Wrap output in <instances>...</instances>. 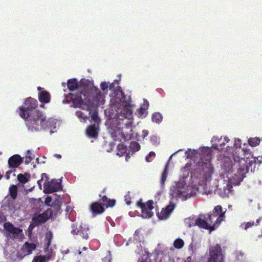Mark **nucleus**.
<instances>
[{
    "mask_svg": "<svg viewBox=\"0 0 262 262\" xmlns=\"http://www.w3.org/2000/svg\"><path fill=\"white\" fill-rule=\"evenodd\" d=\"M252 165H221L219 171L222 179H228V184L224 187L222 196L228 197L233 191L232 185H239L248 172L249 166Z\"/></svg>",
    "mask_w": 262,
    "mask_h": 262,
    "instance_id": "1",
    "label": "nucleus"
},
{
    "mask_svg": "<svg viewBox=\"0 0 262 262\" xmlns=\"http://www.w3.org/2000/svg\"><path fill=\"white\" fill-rule=\"evenodd\" d=\"M185 157L194 164H212V162L230 164L231 158L221 154H216L211 147L201 146L198 149L187 148Z\"/></svg>",
    "mask_w": 262,
    "mask_h": 262,
    "instance_id": "2",
    "label": "nucleus"
},
{
    "mask_svg": "<svg viewBox=\"0 0 262 262\" xmlns=\"http://www.w3.org/2000/svg\"><path fill=\"white\" fill-rule=\"evenodd\" d=\"M214 172L212 165H196V167L191 172L190 179L195 185H205L211 181Z\"/></svg>",
    "mask_w": 262,
    "mask_h": 262,
    "instance_id": "3",
    "label": "nucleus"
},
{
    "mask_svg": "<svg viewBox=\"0 0 262 262\" xmlns=\"http://www.w3.org/2000/svg\"><path fill=\"white\" fill-rule=\"evenodd\" d=\"M28 129L30 132H37L44 129L47 126V121L45 115L38 110L28 114L25 118Z\"/></svg>",
    "mask_w": 262,
    "mask_h": 262,
    "instance_id": "4",
    "label": "nucleus"
},
{
    "mask_svg": "<svg viewBox=\"0 0 262 262\" xmlns=\"http://www.w3.org/2000/svg\"><path fill=\"white\" fill-rule=\"evenodd\" d=\"M201 217H198L194 223L189 224L190 227L192 226H198L200 228L209 230L210 231L214 230L217 227L214 226V222L216 219V216L211 213L201 215Z\"/></svg>",
    "mask_w": 262,
    "mask_h": 262,
    "instance_id": "5",
    "label": "nucleus"
},
{
    "mask_svg": "<svg viewBox=\"0 0 262 262\" xmlns=\"http://www.w3.org/2000/svg\"><path fill=\"white\" fill-rule=\"evenodd\" d=\"M24 105L25 106H21L18 108L19 115L21 118H25L28 114L38 110L37 109L38 101L34 98H28L25 101Z\"/></svg>",
    "mask_w": 262,
    "mask_h": 262,
    "instance_id": "6",
    "label": "nucleus"
},
{
    "mask_svg": "<svg viewBox=\"0 0 262 262\" xmlns=\"http://www.w3.org/2000/svg\"><path fill=\"white\" fill-rule=\"evenodd\" d=\"M154 202L152 200H148L146 203H143L142 199L139 200L137 205L141 209V216L143 219H149L154 215L152 209H154Z\"/></svg>",
    "mask_w": 262,
    "mask_h": 262,
    "instance_id": "7",
    "label": "nucleus"
},
{
    "mask_svg": "<svg viewBox=\"0 0 262 262\" xmlns=\"http://www.w3.org/2000/svg\"><path fill=\"white\" fill-rule=\"evenodd\" d=\"M71 233L73 235H79L83 238L88 239L90 233V228L88 225L85 224L78 225L77 223H73L71 225Z\"/></svg>",
    "mask_w": 262,
    "mask_h": 262,
    "instance_id": "8",
    "label": "nucleus"
},
{
    "mask_svg": "<svg viewBox=\"0 0 262 262\" xmlns=\"http://www.w3.org/2000/svg\"><path fill=\"white\" fill-rule=\"evenodd\" d=\"M209 257L208 262H223V255L220 245L216 244L209 248Z\"/></svg>",
    "mask_w": 262,
    "mask_h": 262,
    "instance_id": "9",
    "label": "nucleus"
},
{
    "mask_svg": "<svg viewBox=\"0 0 262 262\" xmlns=\"http://www.w3.org/2000/svg\"><path fill=\"white\" fill-rule=\"evenodd\" d=\"M43 191L46 193H51L58 191L61 189V181L60 180L53 179L50 181H48L43 184Z\"/></svg>",
    "mask_w": 262,
    "mask_h": 262,
    "instance_id": "10",
    "label": "nucleus"
},
{
    "mask_svg": "<svg viewBox=\"0 0 262 262\" xmlns=\"http://www.w3.org/2000/svg\"><path fill=\"white\" fill-rule=\"evenodd\" d=\"M4 228L8 232L7 235L8 237H10L11 235H12V237L13 238H20L23 235L22 229L15 227L10 222L5 223Z\"/></svg>",
    "mask_w": 262,
    "mask_h": 262,
    "instance_id": "11",
    "label": "nucleus"
},
{
    "mask_svg": "<svg viewBox=\"0 0 262 262\" xmlns=\"http://www.w3.org/2000/svg\"><path fill=\"white\" fill-rule=\"evenodd\" d=\"M175 207V204L170 201L169 205L165 208H163L160 212L157 213L158 217L161 220L167 219L170 216Z\"/></svg>",
    "mask_w": 262,
    "mask_h": 262,
    "instance_id": "12",
    "label": "nucleus"
},
{
    "mask_svg": "<svg viewBox=\"0 0 262 262\" xmlns=\"http://www.w3.org/2000/svg\"><path fill=\"white\" fill-rule=\"evenodd\" d=\"M210 213L216 216V217H217L214 222V226H216V227H218L221 223L224 220L225 211H223L222 207L221 205L215 206Z\"/></svg>",
    "mask_w": 262,
    "mask_h": 262,
    "instance_id": "13",
    "label": "nucleus"
},
{
    "mask_svg": "<svg viewBox=\"0 0 262 262\" xmlns=\"http://www.w3.org/2000/svg\"><path fill=\"white\" fill-rule=\"evenodd\" d=\"M105 189L104 188L101 191V193L99 194V196L100 199L98 201L100 202V204L102 205L104 208L108 207H113L116 203V201L114 199H110L106 195L102 194L105 192Z\"/></svg>",
    "mask_w": 262,
    "mask_h": 262,
    "instance_id": "14",
    "label": "nucleus"
},
{
    "mask_svg": "<svg viewBox=\"0 0 262 262\" xmlns=\"http://www.w3.org/2000/svg\"><path fill=\"white\" fill-rule=\"evenodd\" d=\"M50 206L51 208L47 209L46 211L47 214H48L50 217H52L53 216L57 215L60 212L61 210V202L59 200H55Z\"/></svg>",
    "mask_w": 262,
    "mask_h": 262,
    "instance_id": "15",
    "label": "nucleus"
},
{
    "mask_svg": "<svg viewBox=\"0 0 262 262\" xmlns=\"http://www.w3.org/2000/svg\"><path fill=\"white\" fill-rule=\"evenodd\" d=\"M82 93V92L81 91L79 94L71 93L68 95V98L70 99V101H72L73 106L74 107H80L83 103V100L81 97Z\"/></svg>",
    "mask_w": 262,
    "mask_h": 262,
    "instance_id": "16",
    "label": "nucleus"
},
{
    "mask_svg": "<svg viewBox=\"0 0 262 262\" xmlns=\"http://www.w3.org/2000/svg\"><path fill=\"white\" fill-rule=\"evenodd\" d=\"M90 210L92 213L93 216H95L103 213L105 211V208L97 201L92 203L90 205Z\"/></svg>",
    "mask_w": 262,
    "mask_h": 262,
    "instance_id": "17",
    "label": "nucleus"
},
{
    "mask_svg": "<svg viewBox=\"0 0 262 262\" xmlns=\"http://www.w3.org/2000/svg\"><path fill=\"white\" fill-rule=\"evenodd\" d=\"M50 217L45 211L43 213L38 214L33 216L32 219V223L35 226L39 224L45 223Z\"/></svg>",
    "mask_w": 262,
    "mask_h": 262,
    "instance_id": "18",
    "label": "nucleus"
},
{
    "mask_svg": "<svg viewBox=\"0 0 262 262\" xmlns=\"http://www.w3.org/2000/svg\"><path fill=\"white\" fill-rule=\"evenodd\" d=\"M211 142L212 143L211 147L213 149L217 150L219 152H220L221 149L223 148V146L226 144V142H225L221 137L219 138L217 137H213L211 140Z\"/></svg>",
    "mask_w": 262,
    "mask_h": 262,
    "instance_id": "19",
    "label": "nucleus"
},
{
    "mask_svg": "<svg viewBox=\"0 0 262 262\" xmlns=\"http://www.w3.org/2000/svg\"><path fill=\"white\" fill-rule=\"evenodd\" d=\"M36 245L34 243H30L26 242L21 248V250L25 256L30 255L32 251L36 248Z\"/></svg>",
    "mask_w": 262,
    "mask_h": 262,
    "instance_id": "20",
    "label": "nucleus"
},
{
    "mask_svg": "<svg viewBox=\"0 0 262 262\" xmlns=\"http://www.w3.org/2000/svg\"><path fill=\"white\" fill-rule=\"evenodd\" d=\"M183 149H179L169 157L167 164H177L181 162L182 160L184 158L183 155H179V152L182 151Z\"/></svg>",
    "mask_w": 262,
    "mask_h": 262,
    "instance_id": "21",
    "label": "nucleus"
},
{
    "mask_svg": "<svg viewBox=\"0 0 262 262\" xmlns=\"http://www.w3.org/2000/svg\"><path fill=\"white\" fill-rule=\"evenodd\" d=\"M129 150L126 155V161H128V159L130 158V155H132L135 152L138 151L140 149V144L136 141H132L130 143L128 146Z\"/></svg>",
    "mask_w": 262,
    "mask_h": 262,
    "instance_id": "22",
    "label": "nucleus"
},
{
    "mask_svg": "<svg viewBox=\"0 0 262 262\" xmlns=\"http://www.w3.org/2000/svg\"><path fill=\"white\" fill-rule=\"evenodd\" d=\"M38 100L41 103H48L51 100L50 94L45 90H42L38 93Z\"/></svg>",
    "mask_w": 262,
    "mask_h": 262,
    "instance_id": "23",
    "label": "nucleus"
},
{
    "mask_svg": "<svg viewBox=\"0 0 262 262\" xmlns=\"http://www.w3.org/2000/svg\"><path fill=\"white\" fill-rule=\"evenodd\" d=\"M98 127L95 125H90L86 129V135L89 137L96 138L98 136Z\"/></svg>",
    "mask_w": 262,
    "mask_h": 262,
    "instance_id": "24",
    "label": "nucleus"
},
{
    "mask_svg": "<svg viewBox=\"0 0 262 262\" xmlns=\"http://www.w3.org/2000/svg\"><path fill=\"white\" fill-rule=\"evenodd\" d=\"M79 84L76 78H72L68 80L67 86L70 91H74L79 89Z\"/></svg>",
    "mask_w": 262,
    "mask_h": 262,
    "instance_id": "25",
    "label": "nucleus"
},
{
    "mask_svg": "<svg viewBox=\"0 0 262 262\" xmlns=\"http://www.w3.org/2000/svg\"><path fill=\"white\" fill-rule=\"evenodd\" d=\"M170 169V165H165V168L162 171L160 179V184L162 187L164 186L165 184V182L167 179V175Z\"/></svg>",
    "mask_w": 262,
    "mask_h": 262,
    "instance_id": "26",
    "label": "nucleus"
},
{
    "mask_svg": "<svg viewBox=\"0 0 262 262\" xmlns=\"http://www.w3.org/2000/svg\"><path fill=\"white\" fill-rule=\"evenodd\" d=\"M123 117L126 119H130L132 117V111L129 108H124L119 115L118 118Z\"/></svg>",
    "mask_w": 262,
    "mask_h": 262,
    "instance_id": "27",
    "label": "nucleus"
},
{
    "mask_svg": "<svg viewBox=\"0 0 262 262\" xmlns=\"http://www.w3.org/2000/svg\"><path fill=\"white\" fill-rule=\"evenodd\" d=\"M24 158L19 155H14L8 160V164H21Z\"/></svg>",
    "mask_w": 262,
    "mask_h": 262,
    "instance_id": "28",
    "label": "nucleus"
},
{
    "mask_svg": "<svg viewBox=\"0 0 262 262\" xmlns=\"http://www.w3.org/2000/svg\"><path fill=\"white\" fill-rule=\"evenodd\" d=\"M119 126H121L120 123L118 124ZM123 127H121V128H122ZM113 137L115 138V140H121L122 139L125 138V136L124 134L122 133L121 127L119 126L116 131H114L112 134Z\"/></svg>",
    "mask_w": 262,
    "mask_h": 262,
    "instance_id": "29",
    "label": "nucleus"
},
{
    "mask_svg": "<svg viewBox=\"0 0 262 262\" xmlns=\"http://www.w3.org/2000/svg\"><path fill=\"white\" fill-rule=\"evenodd\" d=\"M127 147L123 144H119L117 145V155L122 157L124 155H126Z\"/></svg>",
    "mask_w": 262,
    "mask_h": 262,
    "instance_id": "30",
    "label": "nucleus"
},
{
    "mask_svg": "<svg viewBox=\"0 0 262 262\" xmlns=\"http://www.w3.org/2000/svg\"><path fill=\"white\" fill-rule=\"evenodd\" d=\"M91 122H93L94 124L97 125V126H99V124L100 122V119L98 117V113L97 110H94L91 117Z\"/></svg>",
    "mask_w": 262,
    "mask_h": 262,
    "instance_id": "31",
    "label": "nucleus"
},
{
    "mask_svg": "<svg viewBox=\"0 0 262 262\" xmlns=\"http://www.w3.org/2000/svg\"><path fill=\"white\" fill-rule=\"evenodd\" d=\"M23 158L25 159V162L26 164H29L32 162L33 159L35 158V155L31 150H28L26 152L25 157Z\"/></svg>",
    "mask_w": 262,
    "mask_h": 262,
    "instance_id": "32",
    "label": "nucleus"
},
{
    "mask_svg": "<svg viewBox=\"0 0 262 262\" xmlns=\"http://www.w3.org/2000/svg\"><path fill=\"white\" fill-rule=\"evenodd\" d=\"M79 85V89H81L82 88L83 89L84 91H86L89 89V87L91 85V82L89 80L82 79L80 80Z\"/></svg>",
    "mask_w": 262,
    "mask_h": 262,
    "instance_id": "33",
    "label": "nucleus"
},
{
    "mask_svg": "<svg viewBox=\"0 0 262 262\" xmlns=\"http://www.w3.org/2000/svg\"><path fill=\"white\" fill-rule=\"evenodd\" d=\"M17 187L15 185H12L9 188V193L13 200H15L17 198Z\"/></svg>",
    "mask_w": 262,
    "mask_h": 262,
    "instance_id": "34",
    "label": "nucleus"
},
{
    "mask_svg": "<svg viewBox=\"0 0 262 262\" xmlns=\"http://www.w3.org/2000/svg\"><path fill=\"white\" fill-rule=\"evenodd\" d=\"M151 119L153 122L159 123L163 119L162 115L160 113H155L152 115Z\"/></svg>",
    "mask_w": 262,
    "mask_h": 262,
    "instance_id": "35",
    "label": "nucleus"
},
{
    "mask_svg": "<svg viewBox=\"0 0 262 262\" xmlns=\"http://www.w3.org/2000/svg\"><path fill=\"white\" fill-rule=\"evenodd\" d=\"M260 139L259 138H250L248 139L249 144L252 147H255L258 145L260 143Z\"/></svg>",
    "mask_w": 262,
    "mask_h": 262,
    "instance_id": "36",
    "label": "nucleus"
},
{
    "mask_svg": "<svg viewBox=\"0 0 262 262\" xmlns=\"http://www.w3.org/2000/svg\"><path fill=\"white\" fill-rule=\"evenodd\" d=\"M53 238V234L51 231H48L45 234V240L47 242L46 245L47 247H49L51 243V241Z\"/></svg>",
    "mask_w": 262,
    "mask_h": 262,
    "instance_id": "37",
    "label": "nucleus"
},
{
    "mask_svg": "<svg viewBox=\"0 0 262 262\" xmlns=\"http://www.w3.org/2000/svg\"><path fill=\"white\" fill-rule=\"evenodd\" d=\"M184 241L181 238H177L173 242V246L177 249H181L184 246Z\"/></svg>",
    "mask_w": 262,
    "mask_h": 262,
    "instance_id": "38",
    "label": "nucleus"
},
{
    "mask_svg": "<svg viewBox=\"0 0 262 262\" xmlns=\"http://www.w3.org/2000/svg\"><path fill=\"white\" fill-rule=\"evenodd\" d=\"M46 256H36L34 257L32 262H46Z\"/></svg>",
    "mask_w": 262,
    "mask_h": 262,
    "instance_id": "39",
    "label": "nucleus"
},
{
    "mask_svg": "<svg viewBox=\"0 0 262 262\" xmlns=\"http://www.w3.org/2000/svg\"><path fill=\"white\" fill-rule=\"evenodd\" d=\"M150 142L152 145H157L160 143V138L155 135H152L150 137Z\"/></svg>",
    "mask_w": 262,
    "mask_h": 262,
    "instance_id": "40",
    "label": "nucleus"
},
{
    "mask_svg": "<svg viewBox=\"0 0 262 262\" xmlns=\"http://www.w3.org/2000/svg\"><path fill=\"white\" fill-rule=\"evenodd\" d=\"M76 116L81 120H83V122H85L88 119V117L85 116L83 112L78 111L76 112Z\"/></svg>",
    "mask_w": 262,
    "mask_h": 262,
    "instance_id": "41",
    "label": "nucleus"
},
{
    "mask_svg": "<svg viewBox=\"0 0 262 262\" xmlns=\"http://www.w3.org/2000/svg\"><path fill=\"white\" fill-rule=\"evenodd\" d=\"M156 157V154L154 151H150L146 157V161L147 162H151L153 161Z\"/></svg>",
    "mask_w": 262,
    "mask_h": 262,
    "instance_id": "42",
    "label": "nucleus"
},
{
    "mask_svg": "<svg viewBox=\"0 0 262 262\" xmlns=\"http://www.w3.org/2000/svg\"><path fill=\"white\" fill-rule=\"evenodd\" d=\"M17 179L20 182L23 183H25L27 182L26 177L21 173H19L17 175Z\"/></svg>",
    "mask_w": 262,
    "mask_h": 262,
    "instance_id": "43",
    "label": "nucleus"
},
{
    "mask_svg": "<svg viewBox=\"0 0 262 262\" xmlns=\"http://www.w3.org/2000/svg\"><path fill=\"white\" fill-rule=\"evenodd\" d=\"M125 201L126 204L127 205H129L131 204V197L129 192H128V193L125 195Z\"/></svg>",
    "mask_w": 262,
    "mask_h": 262,
    "instance_id": "44",
    "label": "nucleus"
},
{
    "mask_svg": "<svg viewBox=\"0 0 262 262\" xmlns=\"http://www.w3.org/2000/svg\"><path fill=\"white\" fill-rule=\"evenodd\" d=\"M146 108H144V107H140L138 110V115L140 116H142L143 115H144L145 113H146Z\"/></svg>",
    "mask_w": 262,
    "mask_h": 262,
    "instance_id": "45",
    "label": "nucleus"
},
{
    "mask_svg": "<svg viewBox=\"0 0 262 262\" xmlns=\"http://www.w3.org/2000/svg\"><path fill=\"white\" fill-rule=\"evenodd\" d=\"M236 152H235L234 154H233V158L235 162H237L238 163H241L242 162V161L243 160L244 161V158H239L238 157H237V158H236Z\"/></svg>",
    "mask_w": 262,
    "mask_h": 262,
    "instance_id": "46",
    "label": "nucleus"
},
{
    "mask_svg": "<svg viewBox=\"0 0 262 262\" xmlns=\"http://www.w3.org/2000/svg\"><path fill=\"white\" fill-rule=\"evenodd\" d=\"M129 119H126L125 122L124 124V127L126 128L130 129L132 127V123L129 120Z\"/></svg>",
    "mask_w": 262,
    "mask_h": 262,
    "instance_id": "47",
    "label": "nucleus"
},
{
    "mask_svg": "<svg viewBox=\"0 0 262 262\" xmlns=\"http://www.w3.org/2000/svg\"><path fill=\"white\" fill-rule=\"evenodd\" d=\"M52 198L50 196H48L45 200V204L46 206H51L50 203H51Z\"/></svg>",
    "mask_w": 262,
    "mask_h": 262,
    "instance_id": "48",
    "label": "nucleus"
},
{
    "mask_svg": "<svg viewBox=\"0 0 262 262\" xmlns=\"http://www.w3.org/2000/svg\"><path fill=\"white\" fill-rule=\"evenodd\" d=\"M254 222H247L245 225V227H244V229L245 230H247V229L249 228L250 227H252L254 225Z\"/></svg>",
    "mask_w": 262,
    "mask_h": 262,
    "instance_id": "49",
    "label": "nucleus"
},
{
    "mask_svg": "<svg viewBox=\"0 0 262 262\" xmlns=\"http://www.w3.org/2000/svg\"><path fill=\"white\" fill-rule=\"evenodd\" d=\"M242 145L241 140L239 139H235L234 141V145L237 147H241Z\"/></svg>",
    "mask_w": 262,
    "mask_h": 262,
    "instance_id": "50",
    "label": "nucleus"
},
{
    "mask_svg": "<svg viewBox=\"0 0 262 262\" xmlns=\"http://www.w3.org/2000/svg\"><path fill=\"white\" fill-rule=\"evenodd\" d=\"M100 87L102 91H105V90L107 89V83L106 82H102L101 83Z\"/></svg>",
    "mask_w": 262,
    "mask_h": 262,
    "instance_id": "51",
    "label": "nucleus"
},
{
    "mask_svg": "<svg viewBox=\"0 0 262 262\" xmlns=\"http://www.w3.org/2000/svg\"><path fill=\"white\" fill-rule=\"evenodd\" d=\"M45 178H46V180H45V182H47V181H48V176H47V174L46 173H42V174H41V179L40 180L38 181V184L39 185H40V182L42 180L44 179Z\"/></svg>",
    "mask_w": 262,
    "mask_h": 262,
    "instance_id": "52",
    "label": "nucleus"
},
{
    "mask_svg": "<svg viewBox=\"0 0 262 262\" xmlns=\"http://www.w3.org/2000/svg\"><path fill=\"white\" fill-rule=\"evenodd\" d=\"M6 220V216L4 214L0 213V224L5 221Z\"/></svg>",
    "mask_w": 262,
    "mask_h": 262,
    "instance_id": "53",
    "label": "nucleus"
},
{
    "mask_svg": "<svg viewBox=\"0 0 262 262\" xmlns=\"http://www.w3.org/2000/svg\"><path fill=\"white\" fill-rule=\"evenodd\" d=\"M257 161H255L256 164H262V156H259L257 158Z\"/></svg>",
    "mask_w": 262,
    "mask_h": 262,
    "instance_id": "54",
    "label": "nucleus"
},
{
    "mask_svg": "<svg viewBox=\"0 0 262 262\" xmlns=\"http://www.w3.org/2000/svg\"><path fill=\"white\" fill-rule=\"evenodd\" d=\"M12 170L11 169L10 170L7 171L6 173L5 177L7 179H9L10 177V174L12 173Z\"/></svg>",
    "mask_w": 262,
    "mask_h": 262,
    "instance_id": "55",
    "label": "nucleus"
},
{
    "mask_svg": "<svg viewBox=\"0 0 262 262\" xmlns=\"http://www.w3.org/2000/svg\"><path fill=\"white\" fill-rule=\"evenodd\" d=\"M148 135V131L147 130H143L142 131V136L143 138L146 137Z\"/></svg>",
    "mask_w": 262,
    "mask_h": 262,
    "instance_id": "56",
    "label": "nucleus"
},
{
    "mask_svg": "<svg viewBox=\"0 0 262 262\" xmlns=\"http://www.w3.org/2000/svg\"><path fill=\"white\" fill-rule=\"evenodd\" d=\"M143 105L145 106L144 108H145L146 109H147L148 108V107L149 106V103L148 102L147 100H144V104Z\"/></svg>",
    "mask_w": 262,
    "mask_h": 262,
    "instance_id": "57",
    "label": "nucleus"
},
{
    "mask_svg": "<svg viewBox=\"0 0 262 262\" xmlns=\"http://www.w3.org/2000/svg\"><path fill=\"white\" fill-rule=\"evenodd\" d=\"M20 165H9V167L10 169L15 168L18 167Z\"/></svg>",
    "mask_w": 262,
    "mask_h": 262,
    "instance_id": "58",
    "label": "nucleus"
},
{
    "mask_svg": "<svg viewBox=\"0 0 262 262\" xmlns=\"http://www.w3.org/2000/svg\"><path fill=\"white\" fill-rule=\"evenodd\" d=\"M223 140L226 143H228L229 141V139L227 137H225L223 139Z\"/></svg>",
    "mask_w": 262,
    "mask_h": 262,
    "instance_id": "59",
    "label": "nucleus"
},
{
    "mask_svg": "<svg viewBox=\"0 0 262 262\" xmlns=\"http://www.w3.org/2000/svg\"><path fill=\"white\" fill-rule=\"evenodd\" d=\"M191 257L188 256L186 260H185V262H191Z\"/></svg>",
    "mask_w": 262,
    "mask_h": 262,
    "instance_id": "60",
    "label": "nucleus"
},
{
    "mask_svg": "<svg viewBox=\"0 0 262 262\" xmlns=\"http://www.w3.org/2000/svg\"><path fill=\"white\" fill-rule=\"evenodd\" d=\"M36 162L37 163V164H39V163L40 164H44L45 163V161H42V162H39L38 158H36Z\"/></svg>",
    "mask_w": 262,
    "mask_h": 262,
    "instance_id": "61",
    "label": "nucleus"
},
{
    "mask_svg": "<svg viewBox=\"0 0 262 262\" xmlns=\"http://www.w3.org/2000/svg\"><path fill=\"white\" fill-rule=\"evenodd\" d=\"M54 156L58 159H60L61 158V156L60 155L55 154Z\"/></svg>",
    "mask_w": 262,
    "mask_h": 262,
    "instance_id": "62",
    "label": "nucleus"
},
{
    "mask_svg": "<svg viewBox=\"0 0 262 262\" xmlns=\"http://www.w3.org/2000/svg\"><path fill=\"white\" fill-rule=\"evenodd\" d=\"M260 219H257L256 221V223H255V225H257L259 224V222H260Z\"/></svg>",
    "mask_w": 262,
    "mask_h": 262,
    "instance_id": "63",
    "label": "nucleus"
},
{
    "mask_svg": "<svg viewBox=\"0 0 262 262\" xmlns=\"http://www.w3.org/2000/svg\"><path fill=\"white\" fill-rule=\"evenodd\" d=\"M37 90L39 91H42V90H43V88H41V87L40 86H38L37 88Z\"/></svg>",
    "mask_w": 262,
    "mask_h": 262,
    "instance_id": "64",
    "label": "nucleus"
}]
</instances>
